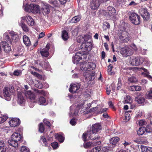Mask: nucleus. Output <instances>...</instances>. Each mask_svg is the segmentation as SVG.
<instances>
[{
    "label": "nucleus",
    "mask_w": 152,
    "mask_h": 152,
    "mask_svg": "<svg viewBox=\"0 0 152 152\" xmlns=\"http://www.w3.org/2000/svg\"><path fill=\"white\" fill-rule=\"evenodd\" d=\"M87 80H94L95 78V73H92L86 77Z\"/></svg>",
    "instance_id": "45"
},
{
    "label": "nucleus",
    "mask_w": 152,
    "mask_h": 152,
    "mask_svg": "<svg viewBox=\"0 0 152 152\" xmlns=\"http://www.w3.org/2000/svg\"><path fill=\"white\" fill-rule=\"evenodd\" d=\"M87 64V62L86 61L81 63L80 65V69L82 71H86L87 70V67H86Z\"/></svg>",
    "instance_id": "39"
},
{
    "label": "nucleus",
    "mask_w": 152,
    "mask_h": 152,
    "mask_svg": "<svg viewBox=\"0 0 152 152\" xmlns=\"http://www.w3.org/2000/svg\"><path fill=\"white\" fill-rule=\"evenodd\" d=\"M21 73V72L20 70H16L14 72V75H15L18 76L20 75Z\"/></svg>",
    "instance_id": "61"
},
{
    "label": "nucleus",
    "mask_w": 152,
    "mask_h": 152,
    "mask_svg": "<svg viewBox=\"0 0 152 152\" xmlns=\"http://www.w3.org/2000/svg\"><path fill=\"white\" fill-rule=\"evenodd\" d=\"M24 94L27 98L31 100H34L35 98L34 95L30 91H25Z\"/></svg>",
    "instance_id": "23"
},
{
    "label": "nucleus",
    "mask_w": 152,
    "mask_h": 152,
    "mask_svg": "<svg viewBox=\"0 0 152 152\" xmlns=\"http://www.w3.org/2000/svg\"><path fill=\"white\" fill-rule=\"evenodd\" d=\"M37 102L40 105H46L48 104V102L43 96H40Z\"/></svg>",
    "instance_id": "22"
},
{
    "label": "nucleus",
    "mask_w": 152,
    "mask_h": 152,
    "mask_svg": "<svg viewBox=\"0 0 152 152\" xmlns=\"http://www.w3.org/2000/svg\"><path fill=\"white\" fill-rule=\"evenodd\" d=\"M8 142L9 145L14 147L15 148L18 147V142L12 140V138L11 140H8Z\"/></svg>",
    "instance_id": "28"
},
{
    "label": "nucleus",
    "mask_w": 152,
    "mask_h": 152,
    "mask_svg": "<svg viewBox=\"0 0 152 152\" xmlns=\"http://www.w3.org/2000/svg\"><path fill=\"white\" fill-rule=\"evenodd\" d=\"M23 8L25 11L31 12L34 14L38 13L40 11V7L39 5L36 4H29L26 0L23 1Z\"/></svg>",
    "instance_id": "2"
},
{
    "label": "nucleus",
    "mask_w": 152,
    "mask_h": 152,
    "mask_svg": "<svg viewBox=\"0 0 152 152\" xmlns=\"http://www.w3.org/2000/svg\"><path fill=\"white\" fill-rule=\"evenodd\" d=\"M39 65L41 66H43L44 65V67L48 71H50V70L51 68L50 65L49 63L47 61H43L40 62L39 63Z\"/></svg>",
    "instance_id": "25"
},
{
    "label": "nucleus",
    "mask_w": 152,
    "mask_h": 152,
    "mask_svg": "<svg viewBox=\"0 0 152 152\" xmlns=\"http://www.w3.org/2000/svg\"><path fill=\"white\" fill-rule=\"evenodd\" d=\"M131 59L130 63L133 65H139L141 64L144 61H145L144 58L140 57L132 56Z\"/></svg>",
    "instance_id": "7"
},
{
    "label": "nucleus",
    "mask_w": 152,
    "mask_h": 152,
    "mask_svg": "<svg viewBox=\"0 0 152 152\" xmlns=\"http://www.w3.org/2000/svg\"><path fill=\"white\" fill-rule=\"evenodd\" d=\"M18 99L17 102L19 104L22 105L24 104L25 100L23 96L21 94H18Z\"/></svg>",
    "instance_id": "27"
},
{
    "label": "nucleus",
    "mask_w": 152,
    "mask_h": 152,
    "mask_svg": "<svg viewBox=\"0 0 152 152\" xmlns=\"http://www.w3.org/2000/svg\"><path fill=\"white\" fill-rule=\"evenodd\" d=\"M145 131V128L144 127H140L137 133L139 135H142L144 133Z\"/></svg>",
    "instance_id": "41"
},
{
    "label": "nucleus",
    "mask_w": 152,
    "mask_h": 152,
    "mask_svg": "<svg viewBox=\"0 0 152 152\" xmlns=\"http://www.w3.org/2000/svg\"><path fill=\"white\" fill-rule=\"evenodd\" d=\"M41 10L44 15H46L50 12L49 5L46 3L42 2Z\"/></svg>",
    "instance_id": "11"
},
{
    "label": "nucleus",
    "mask_w": 152,
    "mask_h": 152,
    "mask_svg": "<svg viewBox=\"0 0 152 152\" xmlns=\"http://www.w3.org/2000/svg\"><path fill=\"white\" fill-rule=\"evenodd\" d=\"M31 73L32 74L37 77L38 78H41V75L37 72L32 71L31 72Z\"/></svg>",
    "instance_id": "63"
},
{
    "label": "nucleus",
    "mask_w": 152,
    "mask_h": 152,
    "mask_svg": "<svg viewBox=\"0 0 152 152\" xmlns=\"http://www.w3.org/2000/svg\"><path fill=\"white\" fill-rule=\"evenodd\" d=\"M1 44L2 45L4 51L6 53H8L11 50V47L9 44L5 41H2Z\"/></svg>",
    "instance_id": "19"
},
{
    "label": "nucleus",
    "mask_w": 152,
    "mask_h": 152,
    "mask_svg": "<svg viewBox=\"0 0 152 152\" xmlns=\"http://www.w3.org/2000/svg\"><path fill=\"white\" fill-rule=\"evenodd\" d=\"M119 140V138L118 137H114L111 138L110 140V142L113 145H115Z\"/></svg>",
    "instance_id": "35"
},
{
    "label": "nucleus",
    "mask_w": 152,
    "mask_h": 152,
    "mask_svg": "<svg viewBox=\"0 0 152 152\" xmlns=\"http://www.w3.org/2000/svg\"><path fill=\"white\" fill-rule=\"evenodd\" d=\"M129 80L131 83H136L137 81L136 77L132 76L129 78Z\"/></svg>",
    "instance_id": "51"
},
{
    "label": "nucleus",
    "mask_w": 152,
    "mask_h": 152,
    "mask_svg": "<svg viewBox=\"0 0 152 152\" xmlns=\"http://www.w3.org/2000/svg\"><path fill=\"white\" fill-rule=\"evenodd\" d=\"M101 129L100 124L96 123L93 125L91 129H88L87 131L83 134V139L84 141L90 140H97L100 138L97 136L95 135Z\"/></svg>",
    "instance_id": "1"
},
{
    "label": "nucleus",
    "mask_w": 152,
    "mask_h": 152,
    "mask_svg": "<svg viewBox=\"0 0 152 152\" xmlns=\"http://www.w3.org/2000/svg\"><path fill=\"white\" fill-rule=\"evenodd\" d=\"M81 19V17L80 16H75L71 20V22L72 23H76L79 21Z\"/></svg>",
    "instance_id": "44"
},
{
    "label": "nucleus",
    "mask_w": 152,
    "mask_h": 152,
    "mask_svg": "<svg viewBox=\"0 0 152 152\" xmlns=\"http://www.w3.org/2000/svg\"><path fill=\"white\" fill-rule=\"evenodd\" d=\"M140 13L143 19L145 20H147L149 18L150 14L147 11L146 8L142 9L140 11Z\"/></svg>",
    "instance_id": "13"
},
{
    "label": "nucleus",
    "mask_w": 152,
    "mask_h": 152,
    "mask_svg": "<svg viewBox=\"0 0 152 152\" xmlns=\"http://www.w3.org/2000/svg\"><path fill=\"white\" fill-rule=\"evenodd\" d=\"M9 33L11 36L12 40L11 42H16L19 39V36L17 33L14 32L13 31H11L9 32Z\"/></svg>",
    "instance_id": "16"
},
{
    "label": "nucleus",
    "mask_w": 152,
    "mask_h": 152,
    "mask_svg": "<svg viewBox=\"0 0 152 152\" xmlns=\"http://www.w3.org/2000/svg\"><path fill=\"white\" fill-rule=\"evenodd\" d=\"M35 91L38 95L45 96L47 94V92L42 90L35 89Z\"/></svg>",
    "instance_id": "31"
},
{
    "label": "nucleus",
    "mask_w": 152,
    "mask_h": 152,
    "mask_svg": "<svg viewBox=\"0 0 152 152\" xmlns=\"http://www.w3.org/2000/svg\"><path fill=\"white\" fill-rule=\"evenodd\" d=\"M84 53L79 52L76 53L75 56L72 58V61L74 64H77L78 62L82 59V56H83Z\"/></svg>",
    "instance_id": "10"
},
{
    "label": "nucleus",
    "mask_w": 152,
    "mask_h": 152,
    "mask_svg": "<svg viewBox=\"0 0 152 152\" xmlns=\"http://www.w3.org/2000/svg\"><path fill=\"white\" fill-rule=\"evenodd\" d=\"M11 138L12 140L18 142L22 139V137L21 135L17 132L14 133L11 135Z\"/></svg>",
    "instance_id": "20"
},
{
    "label": "nucleus",
    "mask_w": 152,
    "mask_h": 152,
    "mask_svg": "<svg viewBox=\"0 0 152 152\" xmlns=\"http://www.w3.org/2000/svg\"><path fill=\"white\" fill-rule=\"evenodd\" d=\"M24 21H25V16H24L21 17L20 19V20H19L18 23L19 26H20L23 24H25L24 23Z\"/></svg>",
    "instance_id": "46"
},
{
    "label": "nucleus",
    "mask_w": 152,
    "mask_h": 152,
    "mask_svg": "<svg viewBox=\"0 0 152 152\" xmlns=\"http://www.w3.org/2000/svg\"><path fill=\"white\" fill-rule=\"evenodd\" d=\"M70 88H69V91L72 93H76L78 92L77 91L79 89L80 85L79 83L73 84L71 83L70 85Z\"/></svg>",
    "instance_id": "12"
},
{
    "label": "nucleus",
    "mask_w": 152,
    "mask_h": 152,
    "mask_svg": "<svg viewBox=\"0 0 152 152\" xmlns=\"http://www.w3.org/2000/svg\"><path fill=\"white\" fill-rule=\"evenodd\" d=\"M8 116L6 115L0 116V124L4 122L8 118Z\"/></svg>",
    "instance_id": "42"
},
{
    "label": "nucleus",
    "mask_w": 152,
    "mask_h": 152,
    "mask_svg": "<svg viewBox=\"0 0 152 152\" xmlns=\"http://www.w3.org/2000/svg\"><path fill=\"white\" fill-rule=\"evenodd\" d=\"M100 3L99 0H91L90 7L92 10H95L98 7Z\"/></svg>",
    "instance_id": "15"
},
{
    "label": "nucleus",
    "mask_w": 152,
    "mask_h": 152,
    "mask_svg": "<svg viewBox=\"0 0 152 152\" xmlns=\"http://www.w3.org/2000/svg\"><path fill=\"white\" fill-rule=\"evenodd\" d=\"M61 37L64 40H66L69 38V35L67 31L65 30H64L61 32Z\"/></svg>",
    "instance_id": "32"
},
{
    "label": "nucleus",
    "mask_w": 152,
    "mask_h": 152,
    "mask_svg": "<svg viewBox=\"0 0 152 152\" xmlns=\"http://www.w3.org/2000/svg\"><path fill=\"white\" fill-rule=\"evenodd\" d=\"M44 126L42 123H40L39 125V130L41 133H43L44 131Z\"/></svg>",
    "instance_id": "49"
},
{
    "label": "nucleus",
    "mask_w": 152,
    "mask_h": 152,
    "mask_svg": "<svg viewBox=\"0 0 152 152\" xmlns=\"http://www.w3.org/2000/svg\"><path fill=\"white\" fill-rule=\"evenodd\" d=\"M41 140L43 142V145L45 146H47V143L46 139L44 136H41Z\"/></svg>",
    "instance_id": "54"
},
{
    "label": "nucleus",
    "mask_w": 152,
    "mask_h": 152,
    "mask_svg": "<svg viewBox=\"0 0 152 152\" xmlns=\"http://www.w3.org/2000/svg\"><path fill=\"white\" fill-rule=\"evenodd\" d=\"M129 89L132 91H138L141 90V88L140 86L133 85L130 86Z\"/></svg>",
    "instance_id": "30"
},
{
    "label": "nucleus",
    "mask_w": 152,
    "mask_h": 152,
    "mask_svg": "<svg viewBox=\"0 0 152 152\" xmlns=\"http://www.w3.org/2000/svg\"><path fill=\"white\" fill-rule=\"evenodd\" d=\"M104 15L110 19H114L116 17V11L113 7L109 6L107 7V11L104 13Z\"/></svg>",
    "instance_id": "4"
},
{
    "label": "nucleus",
    "mask_w": 152,
    "mask_h": 152,
    "mask_svg": "<svg viewBox=\"0 0 152 152\" xmlns=\"http://www.w3.org/2000/svg\"><path fill=\"white\" fill-rule=\"evenodd\" d=\"M131 22L135 25L139 24L140 23V16L135 13H132L129 16Z\"/></svg>",
    "instance_id": "8"
},
{
    "label": "nucleus",
    "mask_w": 152,
    "mask_h": 152,
    "mask_svg": "<svg viewBox=\"0 0 152 152\" xmlns=\"http://www.w3.org/2000/svg\"><path fill=\"white\" fill-rule=\"evenodd\" d=\"M49 3L56 7H59V4L56 0H50L49 1Z\"/></svg>",
    "instance_id": "43"
},
{
    "label": "nucleus",
    "mask_w": 152,
    "mask_h": 152,
    "mask_svg": "<svg viewBox=\"0 0 152 152\" xmlns=\"http://www.w3.org/2000/svg\"><path fill=\"white\" fill-rule=\"evenodd\" d=\"M51 146L54 149L56 148L58 146V143L56 142H53L51 143Z\"/></svg>",
    "instance_id": "62"
},
{
    "label": "nucleus",
    "mask_w": 152,
    "mask_h": 152,
    "mask_svg": "<svg viewBox=\"0 0 152 152\" xmlns=\"http://www.w3.org/2000/svg\"><path fill=\"white\" fill-rule=\"evenodd\" d=\"M145 131L147 133H150L152 131V119H151L150 124L146 127Z\"/></svg>",
    "instance_id": "33"
},
{
    "label": "nucleus",
    "mask_w": 152,
    "mask_h": 152,
    "mask_svg": "<svg viewBox=\"0 0 152 152\" xmlns=\"http://www.w3.org/2000/svg\"><path fill=\"white\" fill-rule=\"evenodd\" d=\"M77 42L80 43L85 42L83 35L80 36L78 37L77 38Z\"/></svg>",
    "instance_id": "47"
},
{
    "label": "nucleus",
    "mask_w": 152,
    "mask_h": 152,
    "mask_svg": "<svg viewBox=\"0 0 152 152\" xmlns=\"http://www.w3.org/2000/svg\"><path fill=\"white\" fill-rule=\"evenodd\" d=\"M9 123L10 126L15 127L20 124V121L18 118H12L9 121Z\"/></svg>",
    "instance_id": "14"
},
{
    "label": "nucleus",
    "mask_w": 152,
    "mask_h": 152,
    "mask_svg": "<svg viewBox=\"0 0 152 152\" xmlns=\"http://www.w3.org/2000/svg\"><path fill=\"white\" fill-rule=\"evenodd\" d=\"M49 49V48L48 45H47L45 48L42 49V51H40L41 55L43 56L47 57L49 55V52L48 51Z\"/></svg>",
    "instance_id": "24"
},
{
    "label": "nucleus",
    "mask_w": 152,
    "mask_h": 152,
    "mask_svg": "<svg viewBox=\"0 0 152 152\" xmlns=\"http://www.w3.org/2000/svg\"><path fill=\"white\" fill-rule=\"evenodd\" d=\"M92 47V44L91 42H85L82 43L80 48L83 51H90Z\"/></svg>",
    "instance_id": "9"
},
{
    "label": "nucleus",
    "mask_w": 152,
    "mask_h": 152,
    "mask_svg": "<svg viewBox=\"0 0 152 152\" xmlns=\"http://www.w3.org/2000/svg\"><path fill=\"white\" fill-rule=\"evenodd\" d=\"M101 142H90L87 143H84V147L86 148H88L95 146L97 145H99Z\"/></svg>",
    "instance_id": "18"
},
{
    "label": "nucleus",
    "mask_w": 152,
    "mask_h": 152,
    "mask_svg": "<svg viewBox=\"0 0 152 152\" xmlns=\"http://www.w3.org/2000/svg\"><path fill=\"white\" fill-rule=\"evenodd\" d=\"M121 25L122 27L124 30L120 31L119 33L118 36L121 41L123 43L126 42H128L130 39V36L129 34L124 30L126 28V26H127V23L122 22L121 23Z\"/></svg>",
    "instance_id": "3"
},
{
    "label": "nucleus",
    "mask_w": 152,
    "mask_h": 152,
    "mask_svg": "<svg viewBox=\"0 0 152 152\" xmlns=\"http://www.w3.org/2000/svg\"><path fill=\"white\" fill-rule=\"evenodd\" d=\"M124 103H131L132 101V97L129 96H126L124 97Z\"/></svg>",
    "instance_id": "38"
},
{
    "label": "nucleus",
    "mask_w": 152,
    "mask_h": 152,
    "mask_svg": "<svg viewBox=\"0 0 152 152\" xmlns=\"http://www.w3.org/2000/svg\"><path fill=\"white\" fill-rule=\"evenodd\" d=\"M21 152H30L29 148L26 146H22L20 149Z\"/></svg>",
    "instance_id": "48"
},
{
    "label": "nucleus",
    "mask_w": 152,
    "mask_h": 152,
    "mask_svg": "<svg viewBox=\"0 0 152 152\" xmlns=\"http://www.w3.org/2000/svg\"><path fill=\"white\" fill-rule=\"evenodd\" d=\"M101 150L100 147H96L91 150V152H99Z\"/></svg>",
    "instance_id": "53"
},
{
    "label": "nucleus",
    "mask_w": 152,
    "mask_h": 152,
    "mask_svg": "<svg viewBox=\"0 0 152 152\" xmlns=\"http://www.w3.org/2000/svg\"><path fill=\"white\" fill-rule=\"evenodd\" d=\"M4 39L7 41L11 42L10 37L8 35V33L7 32L4 34Z\"/></svg>",
    "instance_id": "52"
},
{
    "label": "nucleus",
    "mask_w": 152,
    "mask_h": 152,
    "mask_svg": "<svg viewBox=\"0 0 152 152\" xmlns=\"http://www.w3.org/2000/svg\"><path fill=\"white\" fill-rule=\"evenodd\" d=\"M25 21L28 25L32 26L34 25L35 22L31 16L27 15L25 16Z\"/></svg>",
    "instance_id": "17"
},
{
    "label": "nucleus",
    "mask_w": 152,
    "mask_h": 152,
    "mask_svg": "<svg viewBox=\"0 0 152 152\" xmlns=\"http://www.w3.org/2000/svg\"><path fill=\"white\" fill-rule=\"evenodd\" d=\"M87 65L88 66V67H87V70L88 69L90 70L93 69H95L96 66L95 64L92 62H87Z\"/></svg>",
    "instance_id": "37"
},
{
    "label": "nucleus",
    "mask_w": 152,
    "mask_h": 152,
    "mask_svg": "<svg viewBox=\"0 0 152 152\" xmlns=\"http://www.w3.org/2000/svg\"><path fill=\"white\" fill-rule=\"evenodd\" d=\"M147 98L150 99L152 98V88L150 90L146 96Z\"/></svg>",
    "instance_id": "58"
},
{
    "label": "nucleus",
    "mask_w": 152,
    "mask_h": 152,
    "mask_svg": "<svg viewBox=\"0 0 152 152\" xmlns=\"http://www.w3.org/2000/svg\"><path fill=\"white\" fill-rule=\"evenodd\" d=\"M23 38V43L26 46H29L31 45V42L28 37L26 35H24Z\"/></svg>",
    "instance_id": "26"
},
{
    "label": "nucleus",
    "mask_w": 152,
    "mask_h": 152,
    "mask_svg": "<svg viewBox=\"0 0 152 152\" xmlns=\"http://www.w3.org/2000/svg\"><path fill=\"white\" fill-rule=\"evenodd\" d=\"M120 52L122 56L124 57H127L132 55L134 53L133 51L131 48L127 46L122 48Z\"/></svg>",
    "instance_id": "6"
},
{
    "label": "nucleus",
    "mask_w": 152,
    "mask_h": 152,
    "mask_svg": "<svg viewBox=\"0 0 152 152\" xmlns=\"http://www.w3.org/2000/svg\"><path fill=\"white\" fill-rule=\"evenodd\" d=\"M138 123L140 126H142L146 124V122L143 120H140L138 121Z\"/></svg>",
    "instance_id": "55"
},
{
    "label": "nucleus",
    "mask_w": 152,
    "mask_h": 152,
    "mask_svg": "<svg viewBox=\"0 0 152 152\" xmlns=\"http://www.w3.org/2000/svg\"><path fill=\"white\" fill-rule=\"evenodd\" d=\"M137 69H142L144 72L142 73V75H144V76L148 78H149L152 82V77L148 75L149 73V72L148 71V70L143 67H141L140 68H138Z\"/></svg>",
    "instance_id": "21"
},
{
    "label": "nucleus",
    "mask_w": 152,
    "mask_h": 152,
    "mask_svg": "<svg viewBox=\"0 0 152 152\" xmlns=\"http://www.w3.org/2000/svg\"><path fill=\"white\" fill-rule=\"evenodd\" d=\"M126 2V0H117V4L121 6L124 5L125 4Z\"/></svg>",
    "instance_id": "50"
},
{
    "label": "nucleus",
    "mask_w": 152,
    "mask_h": 152,
    "mask_svg": "<svg viewBox=\"0 0 152 152\" xmlns=\"http://www.w3.org/2000/svg\"><path fill=\"white\" fill-rule=\"evenodd\" d=\"M140 148L142 152H147L148 150V148L147 147L144 145H141Z\"/></svg>",
    "instance_id": "56"
},
{
    "label": "nucleus",
    "mask_w": 152,
    "mask_h": 152,
    "mask_svg": "<svg viewBox=\"0 0 152 152\" xmlns=\"http://www.w3.org/2000/svg\"><path fill=\"white\" fill-rule=\"evenodd\" d=\"M23 31L26 32H28L29 31V29L27 25L25 24L20 26Z\"/></svg>",
    "instance_id": "57"
},
{
    "label": "nucleus",
    "mask_w": 152,
    "mask_h": 152,
    "mask_svg": "<svg viewBox=\"0 0 152 152\" xmlns=\"http://www.w3.org/2000/svg\"><path fill=\"white\" fill-rule=\"evenodd\" d=\"M135 100L139 104H141L144 102L145 99L144 97L138 96L136 97L135 98Z\"/></svg>",
    "instance_id": "34"
},
{
    "label": "nucleus",
    "mask_w": 152,
    "mask_h": 152,
    "mask_svg": "<svg viewBox=\"0 0 152 152\" xmlns=\"http://www.w3.org/2000/svg\"><path fill=\"white\" fill-rule=\"evenodd\" d=\"M83 39H84V42H87V41L90 38V36L88 35H83Z\"/></svg>",
    "instance_id": "60"
},
{
    "label": "nucleus",
    "mask_w": 152,
    "mask_h": 152,
    "mask_svg": "<svg viewBox=\"0 0 152 152\" xmlns=\"http://www.w3.org/2000/svg\"><path fill=\"white\" fill-rule=\"evenodd\" d=\"M14 90V87L11 86L9 88L5 87L3 89V95L4 98L7 101H10L11 94Z\"/></svg>",
    "instance_id": "5"
},
{
    "label": "nucleus",
    "mask_w": 152,
    "mask_h": 152,
    "mask_svg": "<svg viewBox=\"0 0 152 152\" xmlns=\"http://www.w3.org/2000/svg\"><path fill=\"white\" fill-rule=\"evenodd\" d=\"M43 122L45 125L49 127H50L51 125L50 123L47 119H44L43 120Z\"/></svg>",
    "instance_id": "59"
},
{
    "label": "nucleus",
    "mask_w": 152,
    "mask_h": 152,
    "mask_svg": "<svg viewBox=\"0 0 152 152\" xmlns=\"http://www.w3.org/2000/svg\"><path fill=\"white\" fill-rule=\"evenodd\" d=\"M109 149L110 147L107 146L104 147L102 148V151L103 152H107Z\"/></svg>",
    "instance_id": "64"
},
{
    "label": "nucleus",
    "mask_w": 152,
    "mask_h": 152,
    "mask_svg": "<svg viewBox=\"0 0 152 152\" xmlns=\"http://www.w3.org/2000/svg\"><path fill=\"white\" fill-rule=\"evenodd\" d=\"M131 111H128L125 113L124 120L125 122L128 121L130 119L131 114H130L129 113H131Z\"/></svg>",
    "instance_id": "36"
},
{
    "label": "nucleus",
    "mask_w": 152,
    "mask_h": 152,
    "mask_svg": "<svg viewBox=\"0 0 152 152\" xmlns=\"http://www.w3.org/2000/svg\"><path fill=\"white\" fill-rule=\"evenodd\" d=\"M35 86L36 87L39 88H42V83L39 80H35L34 81Z\"/></svg>",
    "instance_id": "40"
},
{
    "label": "nucleus",
    "mask_w": 152,
    "mask_h": 152,
    "mask_svg": "<svg viewBox=\"0 0 152 152\" xmlns=\"http://www.w3.org/2000/svg\"><path fill=\"white\" fill-rule=\"evenodd\" d=\"M55 137L61 143L63 142L64 140V137L63 134H57L55 135Z\"/></svg>",
    "instance_id": "29"
}]
</instances>
